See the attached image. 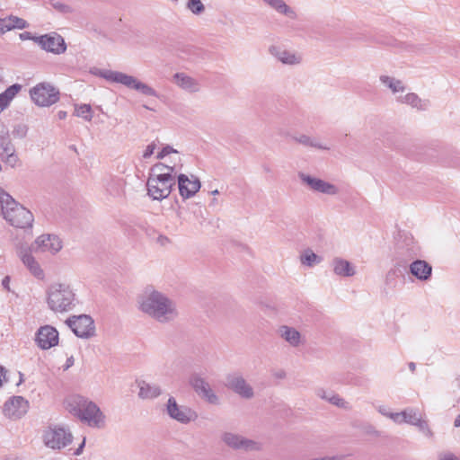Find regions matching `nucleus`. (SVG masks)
Wrapping results in <instances>:
<instances>
[{"label": "nucleus", "mask_w": 460, "mask_h": 460, "mask_svg": "<svg viewBox=\"0 0 460 460\" xmlns=\"http://www.w3.org/2000/svg\"><path fill=\"white\" fill-rule=\"evenodd\" d=\"M190 385L199 396L208 403L214 405L219 403L218 396L214 393L209 384L204 378L199 376H192L190 379Z\"/></svg>", "instance_id": "obj_18"}, {"label": "nucleus", "mask_w": 460, "mask_h": 460, "mask_svg": "<svg viewBox=\"0 0 460 460\" xmlns=\"http://www.w3.org/2000/svg\"><path fill=\"white\" fill-rule=\"evenodd\" d=\"M62 249V242L54 234H42L31 244V250L35 252H49L52 254Z\"/></svg>", "instance_id": "obj_16"}, {"label": "nucleus", "mask_w": 460, "mask_h": 460, "mask_svg": "<svg viewBox=\"0 0 460 460\" xmlns=\"http://www.w3.org/2000/svg\"><path fill=\"white\" fill-rule=\"evenodd\" d=\"M422 417V413L415 408H407L393 416V420L397 424L408 423L414 425Z\"/></svg>", "instance_id": "obj_26"}, {"label": "nucleus", "mask_w": 460, "mask_h": 460, "mask_svg": "<svg viewBox=\"0 0 460 460\" xmlns=\"http://www.w3.org/2000/svg\"><path fill=\"white\" fill-rule=\"evenodd\" d=\"M155 148H156V145H155V142H152L151 144H149L146 147V149H145V151L143 153V158L144 159L149 158L154 154Z\"/></svg>", "instance_id": "obj_43"}, {"label": "nucleus", "mask_w": 460, "mask_h": 460, "mask_svg": "<svg viewBox=\"0 0 460 460\" xmlns=\"http://www.w3.org/2000/svg\"><path fill=\"white\" fill-rule=\"evenodd\" d=\"M20 39L22 40H33L36 42V38H39V36H33L30 31H24L22 33H20L19 35Z\"/></svg>", "instance_id": "obj_45"}, {"label": "nucleus", "mask_w": 460, "mask_h": 460, "mask_svg": "<svg viewBox=\"0 0 460 460\" xmlns=\"http://www.w3.org/2000/svg\"><path fill=\"white\" fill-rule=\"evenodd\" d=\"M226 386L244 399H251L254 396L252 387L246 382L240 374H229L226 377Z\"/></svg>", "instance_id": "obj_13"}, {"label": "nucleus", "mask_w": 460, "mask_h": 460, "mask_svg": "<svg viewBox=\"0 0 460 460\" xmlns=\"http://www.w3.org/2000/svg\"><path fill=\"white\" fill-rule=\"evenodd\" d=\"M413 426H416L426 437H433V432L429 429L428 421L423 420V416L420 419V421H417Z\"/></svg>", "instance_id": "obj_41"}, {"label": "nucleus", "mask_w": 460, "mask_h": 460, "mask_svg": "<svg viewBox=\"0 0 460 460\" xmlns=\"http://www.w3.org/2000/svg\"><path fill=\"white\" fill-rule=\"evenodd\" d=\"M75 116L83 118L86 121H91L93 119V111L90 104H76L75 106Z\"/></svg>", "instance_id": "obj_37"}, {"label": "nucleus", "mask_w": 460, "mask_h": 460, "mask_svg": "<svg viewBox=\"0 0 460 460\" xmlns=\"http://www.w3.org/2000/svg\"><path fill=\"white\" fill-rule=\"evenodd\" d=\"M293 139L305 146H310L320 150H329V147L321 144L316 138L302 134L294 137Z\"/></svg>", "instance_id": "obj_34"}, {"label": "nucleus", "mask_w": 460, "mask_h": 460, "mask_svg": "<svg viewBox=\"0 0 460 460\" xmlns=\"http://www.w3.org/2000/svg\"><path fill=\"white\" fill-rule=\"evenodd\" d=\"M67 410L91 428L103 429L105 415L96 403L82 396H73L67 401Z\"/></svg>", "instance_id": "obj_4"}, {"label": "nucleus", "mask_w": 460, "mask_h": 460, "mask_svg": "<svg viewBox=\"0 0 460 460\" xmlns=\"http://www.w3.org/2000/svg\"><path fill=\"white\" fill-rule=\"evenodd\" d=\"M174 155L173 160L172 161V164L176 163V164L179 166L180 171L182 168L181 159L179 155V152L172 148L170 146H164L158 154H157V159H164L165 156L169 155Z\"/></svg>", "instance_id": "obj_36"}, {"label": "nucleus", "mask_w": 460, "mask_h": 460, "mask_svg": "<svg viewBox=\"0 0 460 460\" xmlns=\"http://www.w3.org/2000/svg\"><path fill=\"white\" fill-rule=\"evenodd\" d=\"M22 263L24 266L30 270V272L37 279H44V271L41 269L40 263L36 261V259L32 256L31 251L29 250H22L19 254Z\"/></svg>", "instance_id": "obj_24"}, {"label": "nucleus", "mask_w": 460, "mask_h": 460, "mask_svg": "<svg viewBox=\"0 0 460 460\" xmlns=\"http://www.w3.org/2000/svg\"><path fill=\"white\" fill-rule=\"evenodd\" d=\"M157 243L162 245V246H165L169 243H171V240L165 236V235H162L160 234L158 237H157Z\"/></svg>", "instance_id": "obj_47"}, {"label": "nucleus", "mask_w": 460, "mask_h": 460, "mask_svg": "<svg viewBox=\"0 0 460 460\" xmlns=\"http://www.w3.org/2000/svg\"><path fill=\"white\" fill-rule=\"evenodd\" d=\"M186 7L195 15H199L205 12V5L201 0H189Z\"/></svg>", "instance_id": "obj_40"}, {"label": "nucleus", "mask_w": 460, "mask_h": 460, "mask_svg": "<svg viewBox=\"0 0 460 460\" xmlns=\"http://www.w3.org/2000/svg\"><path fill=\"white\" fill-rule=\"evenodd\" d=\"M29 26L30 24L26 20L10 14L6 17L0 18V35L15 29L23 30Z\"/></svg>", "instance_id": "obj_23"}, {"label": "nucleus", "mask_w": 460, "mask_h": 460, "mask_svg": "<svg viewBox=\"0 0 460 460\" xmlns=\"http://www.w3.org/2000/svg\"><path fill=\"white\" fill-rule=\"evenodd\" d=\"M9 282H10V277L9 276H6L2 280V285L4 288H6L7 290H9Z\"/></svg>", "instance_id": "obj_48"}, {"label": "nucleus", "mask_w": 460, "mask_h": 460, "mask_svg": "<svg viewBox=\"0 0 460 460\" xmlns=\"http://www.w3.org/2000/svg\"><path fill=\"white\" fill-rule=\"evenodd\" d=\"M75 293L69 284L53 283L47 289V304L53 312L64 313L75 305Z\"/></svg>", "instance_id": "obj_5"}, {"label": "nucleus", "mask_w": 460, "mask_h": 460, "mask_svg": "<svg viewBox=\"0 0 460 460\" xmlns=\"http://www.w3.org/2000/svg\"><path fill=\"white\" fill-rule=\"evenodd\" d=\"M74 362H75V359L73 357H70L66 359V367L65 369H67L69 368L70 367H72L74 365Z\"/></svg>", "instance_id": "obj_51"}, {"label": "nucleus", "mask_w": 460, "mask_h": 460, "mask_svg": "<svg viewBox=\"0 0 460 460\" xmlns=\"http://www.w3.org/2000/svg\"><path fill=\"white\" fill-rule=\"evenodd\" d=\"M279 335L293 347H297L301 343V334L293 327L282 325L279 329Z\"/></svg>", "instance_id": "obj_28"}, {"label": "nucleus", "mask_w": 460, "mask_h": 460, "mask_svg": "<svg viewBox=\"0 0 460 460\" xmlns=\"http://www.w3.org/2000/svg\"><path fill=\"white\" fill-rule=\"evenodd\" d=\"M59 334L57 329L51 325H44L38 329L35 335V342L41 349H49L58 344Z\"/></svg>", "instance_id": "obj_14"}, {"label": "nucleus", "mask_w": 460, "mask_h": 460, "mask_svg": "<svg viewBox=\"0 0 460 460\" xmlns=\"http://www.w3.org/2000/svg\"><path fill=\"white\" fill-rule=\"evenodd\" d=\"M300 261L303 265L313 267L322 261V258L314 253L311 249H306L300 255Z\"/></svg>", "instance_id": "obj_35"}, {"label": "nucleus", "mask_w": 460, "mask_h": 460, "mask_svg": "<svg viewBox=\"0 0 460 460\" xmlns=\"http://www.w3.org/2000/svg\"><path fill=\"white\" fill-rule=\"evenodd\" d=\"M36 43L42 49L55 54L64 53L66 49L64 39L58 33L39 36V38H36Z\"/></svg>", "instance_id": "obj_15"}, {"label": "nucleus", "mask_w": 460, "mask_h": 460, "mask_svg": "<svg viewBox=\"0 0 460 460\" xmlns=\"http://www.w3.org/2000/svg\"><path fill=\"white\" fill-rule=\"evenodd\" d=\"M211 193H212L213 195H217V194H218L219 192H218V190H213Z\"/></svg>", "instance_id": "obj_57"}, {"label": "nucleus", "mask_w": 460, "mask_h": 460, "mask_svg": "<svg viewBox=\"0 0 460 460\" xmlns=\"http://www.w3.org/2000/svg\"><path fill=\"white\" fill-rule=\"evenodd\" d=\"M297 175L301 182L313 191L332 196L336 195L339 192V189L336 185L320 178L311 176L303 172H299Z\"/></svg>", "instance_id": "obj_12"}, {"label": "nucleus", "mask_w": 460, "mask_h": 460, "mask_svg": "<svg viewBox=\"0 0 460 460\" xmlns=\"http://www.w3.org/2000/svg\"><path fill=\"white\" fill-rule=\"evenodd\" d=\"M176 177L179 192L183 199L193 197L201 187L199 178L194 175H190V177H189L185 174L180 173Z\"/></svg>", "instance_id": "obj_17"}, {"label": "nucleus", "mask_w": 460, "mask_h": 460, "mask_svg": "<svg viewBox=\"0 0 460 460\" xmlns=\"http://www.w3.org/2000/svg\"><path fill=\"white\" fill-rule=\"evenodd\" d=\"M0 208L3 217L12 226L22 229L32 226V213L15 201V199L2 188H0Z\"/></svg>", "instance_id": "obj_3"}, {"label": "nucleus", "mask_w": 460, "mask_h": 460, "mask_svg": "<svg viewBox=\"0 0 460 460\" xmlns=\"http://www.w3.org/2000/svg\"><path fill=\"white\" fill-rule=\"evenodd\" d=\"M58 118L59 119H65L66 118V111H59L58 112Z\"/></svg>", "instance_id": "obj_52"}, {"label": "nucleus", "mask_w": 460, "mask_h": 460, "mask_svg": "<svg viewBox=\"0 0 460 460\" xmlns=\"http://www.w3.org/2000/svg\"><path fill=\"white\" fill-rule=\"evenodd\" d=\"M454 426L456 428L460 427V414L456 416L454 421Z\"/></svg>", "instance_id": "obj_53"}, {"label": "nucleus", "mask_w": 460, "mask_h": 460, "mask_svg": "<svg viewBox=\"0 0 460 460\" xmlns=\"http://www.w3.org/2000/svg\"><path fill=\"white\" fill-rule=\"evenodd\" d=\"M409 368L411 372H413L416 368V365L413 362L409 363Z\"/></svg>", "instance_id": "obj_55"}, {"label": "nucleus", "mask_w": 460, "mask_h": 460, "mask_svg": "<svg viewBox=\"0 0 460 460\" xmlns=\"http://www.w3.org/2000/svg\"><path fill=\"white\" fill-rule=\"evenodd\" d=\"M143 107H144L145 109H146V110L153 111V109L149 108V107H148V106H146V105H144Z\"/></svg>", "instance_id": "obj_58"}, {"label": "nucleus", "mask_w": 460, "mask_h": 460, "mask_svg": "<svg viewBox=\"0 0 460 460\" xmlns=\"http://www.w3.org/2000/svg\"><path fill=\"white\" fill-rule=\"evenodd\" d=\"M169 417L181 424H188L198 417L195 411L185 405H179L174 397L171 396L166 403Z\"/></svg>", "instance_id": "obj_11"}, {"label": "nucleus", "mask_w": 460, "mask_h": 460, "mask_svg": "<svg viewBox=\"0 0 460 460\" xmlns=\"http://www.w3.org/2000/svg\"><path fill=\"white\" fill-rule=\"evenodd\" d=\"M377 411L384 416L387 417V418H390L391 420H393V416L394 415V413L389 411V409L384 405H380L377 407Z\"/></svg>", "instance_id": "obj_44"}, {"label": "nucleus", "mask_w": 460, "mask_h": 460, "mask_svg": "<svg viewBox=\"0 0 460 460\" xmlns=\"http://www.w3.org/2000/svg\"><path fill=\"white\" fill-rule=\"evenodd\" d=\"M4 460H21V459L18 457H14V456H9V457L4 458Z\"/></svg>", "instance_id": "obj_56"}, {"label": "nucleus", "mask_w": 460, "mask_h": 460, "mask_svg": "<svg viewBox=\"0 0 460 460\" xmlns=\"http://www.w3.org/2000/svg\"><path fill=\"white\" fill-rule=\"evenodd\" d=\"M456 381H457L458 386L460 387V376L456 378Z\"/></svg>", "instance_id": "obj_59"}, {"label": "nucleus", "mask_w": 460, "mask_h": 460, "mask_svg": "<svg viewBox=\"0 0 460 460\" xmlns=\"http://www.w3.org/2000/svg\"><path fill=\"white\" fill-rule=\"evenodd\" d=\"M410 272L418 279L425 281L430 279L432 267L423 260H416L410 264Z\"/></svg>", "instance_id": "obj_25"}, {"label": "nucleus", "mask_w": 460, "mask_h": 460, "mask_svg": "<svg viewBox=\"0 0 460 460\" xmlns=\"http://www.w3.org/2000/svg\"><path fill=\"white\" fill-rule=\"evenodd\" d=\"M270 6L275 9L279 13H282L291 19L296 18V12L289 7L283 0H263Z\"/></svg>", "instance_id": "obj_33"}, {"label": "nucleus", "mask_w": 460, "mask_h": 460, "mask_svg": "<svg viewBox=\"0 0 460 460\" xmlns=\"http://www.w3.org/2000/svg\"><path fill=\"white\" fill-rule=\"evenodd\" d=\"M328 402L344 410L351 409L350 404L348 402H346L343 398L340 397V395L335 394L334 392L330 393V398H328Z\"/></svg>", "instance_id": "obj_38"}, {"label": "nucleus", "mask_w": 460, "mask_h": 460, "mask_svg": "<svg viewBox=\"0 0 460 460\" xmlns=\"http://www.w3.org/2000/svg\"><path fill=\"white\" fill-rule=\"evenodd\" d=\"M4 380H5V370L3 367L0 366V386L2 385Z\"/></svg>", "instance_id": "obj_50"}, {"label": "nucleus", "mask_w": 460, "mask_h": 460, "mask_svg": "<svg viewBox=\"0 0 460 460\" xmlns=\"http://www.w3.org/2000/svg\"><path fill=\"white\" fill-rule=\"evenodd\" d=\"M395 276L394 270H390L386 275V280L388 281L391 278H394Z\"/></svg>", "instance_id": "obj_54"}, {"label": "nucleus", "mask_w": 460, "mask_h": 460, "mask_svg": "<svg viewBox=\"0 0 460 460\" xmlns=\"http://www.w3.org/2000/svg\"><path fill=\"white\" fill-rule=\"evenodd\" d=\"M72 434L64 428H49L43 432L42 439L46 447L60 450L72 442Z\"/></svg>", "instance_id": "obj_9"}, {"label": "nucleus", "mask_w": 460, "mask_h": 460, "mask_svg": "<svg viewBox=\"0 0 460 460\" xmlns=\"http://www.w3.org/2000/svg\"><path fill=\"white\" fill-rule=\"evenodd\" d=\"M269 51L273 57L285 65L293 66L302 62L301 55L283 49L278 46L270 47Z\"/></svg>", "instance_id": "obj_22"}, {"label": "nucleus", "mask_w": 460, "mask_h": 460, "mask_svg": "<svg viewBox=\"0 0 460 460\" xmlns=\"http://www.w3.org/2000/svg\"><path fill=\"white\" fill-rule=\"evenodd\" d=\"M438 458V460H460L454 453L449 451L440 452Z\"/></svg>", "instance_id": "obj_42"}, {"label": "nucleus", "mask_w": 460, "mask_h": 460, "mask_svg": "<svg viewBox=\"0 0 460 460\" xmlns=\"http://www.w3.org/2000/svg\"><path fill=\"white\" fill-rule=\"evenodd\" d=\"M22 90V85L14 84L9 86L4 92L0 93V112L7 108L12 100Z\"/></svg>", "instance_id": "obj_31"}, {"label": "nucleus", "mask_w": 460, "mask_h": 460, "mask_svg": "<svg viewBox=\"0 0 460 460\" xmlns=\"http://www.w3.org/2000/svg\"><path fill=\"white\" fill-rule=\"evenodd\" d=\"M172 83L188 93H197L200 90V84L195 78L185 73L178 72L172 75Z\"/></svg>", "instance_id": "obj_21"}, {"label": "nucleus", "mask_w": 460, "mask_h": 460, "mask_svg": "<svg viewBox=\"0 0 460 460\" xmlns=\"http://www.w3.org/2000/svg\"><path fill=\"white\" fill-rule=\"evenodd\" d=\"M95 75L109 82L121 84L129 89L139 92L143 95L159 97V93L152 86L139 81L133 75L112 70H98Z\"/></svg>", "instance_id": "obj_6"}, {"label": "nucleus", "mask_w": 460, "mask_h": 460, "mask_svg": "<svg viewBox=\"0 0 460 460\" xmlns=\"http://www.w3.org/2000/svg\"><path fill=\"white\" fill-rule=\"evenodd\" d=\"M379 80L382 83V84L390 89L394 94L400 92L402 93L405 90V85L402 83V81L396 79L393 76L382 75H380Z\"/></svg>", "instance_id": "obj_32"}, {"label": "nucleus", "mask_w": 460, "mask_h": 460, "mask_svg": "<svg viewBox=\"0 0 460 460\" xmlns=\"http://www.w3.org/2000/svg\"><path fill=\"white\" fill-rule=\"evenodd\" d=\"M66 323L79 338L88 339L95 333L94 322L87 314L73 315L66 319Z\"/></svg>", "instance_id": "obj_10"}, {"label": "nucleus", "mask_w": 460, "mask_h": 460, "mask_svg": "<svg viewBox=\"0 0 460 460\" xmlns=\"http://www.w3.org/2000/svg\"><path fill=\"white\" fill-rule=\"evenodd\" d=\"M84 443H85V438H84L83 442L81 443V445L78 447V448L75 451V456H79L80 454H82L83 452V448L84 447Z\"/></svg>", "instance_id": "obj_49"}, {"label": "nucleus", "mask_w": 460, "mask_h": 460, "mask_svg": "<svg viewBox=\"0 0 460 460\" xmlns=\"http://www.w3.org/2000/svg\"><path fill=\"white\" fill-rule=\"evenodd\" d=\"M49 4L57 12L63 13V14H67V13H71L74 12V9L71 5L66 4L58 0H49Z\"/></svg>", "instance_id": "obj_39"}, {"label": "nucleus", "mask_w": 460, "mask_h": 460, "mask_svg": "<svg viewBox=\"0 0 460 460\" xmlns=\"http://www.w3.org/2000/svg\"><path fill=\"white\" fill-rule=\"evenodd\" d=\"M397 102L411 105L418 110H426L428 106L427 101H422L416 93H410L405 95H400L396 98Z\"/></svg>", "instance_id": "obj_30"}, {"label": "nucleus", "mask_w": 460, "mask_h": 460, "mask_svg": "<svg viewBox=\"0 0 460 460\" xmlns=\"http://www.w3.org/2000/svg\"><path fill=\"white\" fill-rule=\"evenodd\" d=\"M34 103L40 107H49L59 100V92L49 83H40L30 90Z\"/></svg>", "instance_id": "obj_8"}, {"label": "nucleus", "mask_w": 460, "mask_h": 460, "mask_svg": "<svg viewBox=\"0 0 460 460\" xmlns=\"http://www.w3.org/2000/svg\"><path fill=\"white\" fill-rule=\"evenodd\" d=\"M14 151L9 130L4 123L0 122V155H5L6 162L12 165L17 162V156L14 155Z\"/></svg>", "instance_id": "obj_20"}, {"label": "nucleus", "mask_w": 460, "mask_h": 460, "mask_svg": "<svg viewBox=\"0 0 460 460\" xmlns=\"http://www.w3.org/2000/svg\"><path fill=\"white\" fill-rule=\"evenodd\" d=\"M29 402L22 396H13L4 405V413L8 418L20 419L28 411Z\"/></svg>", "instance_id": "obj_19"}, {"label": "nucleus", "mask_w": 460, "mask_h": 460, "mask_svg": "<svg viewBox=\"0 0 460 460\" xmlns=\"http://www.w3.org/2000/svg\"><path fill=\"white\" fill-rule=\"evenodd\" d=\"M138 305L142 313L160 323L173 322L179 315L176 303L156 290L143 295Z\"/></svg>", "instance_id": "obj_1"}, {"label": "nucleus", "mask_w": 460, "mask_h": 460, "mask_svg": "<svg viewBox=\"0 0 460 460\" xmlns=\"http://www.w3.org/2000/svg\"><path fill=\"white\" fill-rule=\"evenodd\" d=\"M331 392L332 391L329 392V391L324 390L323 388H319L316 390V394L321 399H323L328 402V398H330Z\"/></svg>", "instance_id": "obj_46"}, {"label": "nucleus", "mask_w": 460, "mask_h": 460, "mask_svg": "<svg viewBox=\"0 0 460 460\" xmlns=\"http://www.w3.org/2000/svg\"><path fill=\"white\" fill-rule=\"evenodd\" d=\"M221 441L233 450H243L244 452L260 451L262 449L261 442L247 438L240 434L225 431L220 435Z\"/></svg>", "instance_id": "obj_7"}, {"label": "nucleus", "mask_w": 460, "mask_h": 460, "mask_svg": "<svg viewBox=\"0 0 460 460\" xmlns=\"http://www.w3.org/2000/svg\"><path fill=\"white\" fill-rule=\"evenodd\" d=\"M333 272L341 277H351L356 273L355 267L349 261L336 257L332 260Z\"/></svg>", "instance_id": "obj_27"}, {"label": "nucleus", "mask_w": 460, "mask_h": 460, "mask_svg": "<svg viewBox=\"0 0 460 460\" xmlns=\"http://www.w3.org/2000/svg\"><path fill=\"white\" fill-rule=\"evenodd\" d=\"M139 393L138 396L141 399H154L158 397L161 394V388L156 385H150L146 381L138 383Z\"/></svg>", "instance_id": "obj_29"}, {"label": "nucleus", "mask_w": 460, "mask_h": 460, "mask_svg": "<svg viewBox=\"0 0 460 460\" xmlns=\"http://www.w3.org/2000/svg\"><path fill=\"white\" fill-rule=\"evenodd\" d=\"M180 171L176 164L158 163L155 164L149 174L146 187L147 194L155 200L166 199L176 184V176Z\"/></svg>", "instance_id": "obj_2"}]
</instances>
